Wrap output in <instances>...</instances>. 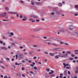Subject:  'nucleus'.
Segmentation results:
<instances>
[{"label": "nucleus", "mask_w": 78, "mask_h": 78, "mask_svg": "<svg viewBox=\"0 0 78 78\" xmlns=\"http://www.w3.org/2000/svg\"><path fill=\"white\" fill-rule=\"evenodd\" d=\"M6 12L1 13L0 14V16L2 17H4L6 16Z\"/></svg>", "instance_id": "f257e3e1"}, {"label": "nucleus", "mask_w": 78, "mask_h": 78, "mask_svg": "<svg viewBox=\"0 0 78 78\" xmlns=\"http://www.w3.org/2000/svg\"><path fill=\"white\" fill-rule=\"evenodd\" d=\"M68 54H67V53H66L65 55L63 54V58H67V57H68Z\"/></svg>", "instance_id": "f03ea898"}, {"label": "nucleus", "mask_w": 78, "mask_h": 78, "mask_svg": "<svg viewBox=\"0 0 78 78\" xmlns=\"http://www.w3.org/2000/svg\"><path fill=\"white\" fill-rule=\"evenodd\" d=\"M58 54H59L58 55V56L59 57H61V58H63V54L59 52Z\"/></svg>", "instance_id": "7ed1b4c3"}, {"label": "nucleus", "mask_w": 78, "mask_h": 78, "mask_svg": "<svg viewBox=\"0 0 78 78\" xmlns=\"http://www.w3.org/2000/svg\"><path fill=\"white\" fill-rule=\"evenodd\" d=\"M63 66H64V68H66V66H69V64H65V63H63Z\"/></svg>", "instance_id": "20e7f679"}, {"label": "nucleus", "mask_w": 78, "mask_h": 78, "mask_svg": "<svg viewBox=\"0 0 78 78\" xmlns=\"http://www.w3.org/2000/svg\"><path fill=\"white\" fill-rule=\"evenodd\" d=\"M31 17H33V18H34L35 19H37L38 17L37 16H35L34 15H32L30 16Z\"/></svg>", "instance_id": "39448f33"}, {"label": "nucleus", "mask_w": 78, "mask_h": 78, "mask_svg": "<svg viewBox=\"0 0 78 78\" xmlns=\"http://www.w3.org/2000/svg\"><path fill=\"white\" fill-rule=\"evenodd\" d=\"M56 14H57L58 15H60V14H62V13L61 12H59L58 11H56Z\"/></svg>", "instance_id": "423d86ee"}, {"label": "nucleus", "mask_w": 78, "mask_h": 78, "mask_svg": "<svg viewBox=\"0 0 78 78\" xmlns=\"http://www.w3.org/2000/svg\"><path fill=\"white\" fill-rule=\"evenodd\" d=\"M1 49H2V50H7V48L5 47H1Z\"/></svg>", "instance_id": "0eeeda50"}, {"label": "nucleus", "mask_w": 78, "mask_h": 78, "mask_svg": "<svg viewBox=\"0 0 78 78\" xmlns=\"http://www.w3.org/2000/svg\"><path fill=\"white\" fill-rule=\"evenodd\" d=\"M49 55L51 56H55V54L53 53H49Z\"/></svg>", "instance_id": "6e6552de"}, {"label": "nucleus", "mask_w": 78, "mask_h": 78, "mask_svg": "<svg viewBox=\"0 0 78 78\" xmlns=\"http://www.w3.org/2000/svg\"><path fill=\"white\" fill-rule=\"evenodd\" d=\"M54 50H56V51H60L61 49L60 48H57L54 49Z\"/></svg>", "instance_id": "1a4fd4ad"}, {"label": "nucleus", "mask_w": 78, "mask_h": 78, "mask_svg": "<svg viewBox=\"0 0 78 78\" xmlns=\"http://www.w3.org/2000/svg\"><path fill=\"white\" fill-rule=\"evenodd\" d=\"M64 76H67V70H65L63 73Z\"/></svg>", "instance_id": "9d476101"}, {"label": "nucleus", "mask_w": 78, "mask_h": 78, "mask_svg": "<svg viewBox=\"0 0 78 78\" xmlns=\"http://www.w3.org/2000/svg\"><path fill=\"white\" fill-rule=\"evenodd\" d=\"M16 75H17V76H19L20 77L21 76V74L19 73H16Z\"/></svg>", "instance_id": "9b49d317"}, {"label": "nucleus", "mask_w": 78, "mask_h": 78, "mask_svg": "<svg viewBox=\"0 0 78 78\" xmlns=\"http://www.w3.org/2000/svg\"><path fill=\"white\" fill-rule=\"evenodd\" d=\"M9 14H16V12H8Z\"/></svg>", "instance_id": "f8f14e48"}, {"label": "nucleus", "mask_w": 78, "mask_h": 78, "mask_svg": "<svg viewBox=\"0 0 78 78\" xmlns=\"http://www.w3.org/2000/svg\"><path fill=\"white\" fill-rule=\"evenodd\" d=\"M10 35H9V37H11V36H12L14 35V33H12V32H11V33H10Z\"/></svg>", "instance_id": "ddd939ff"}, {"label": "nucleus", "mask_w": 78, "mask_h": 78, "mask_svg": "<svg viewBox=\"0 0 78 78\" xmlns=\"http://www.w3.org/2000/svg\"><path fill=\"white\" fill-rule=\"evenodd\" d=\"M48 41H44V44H48V43H49V42H48Z\"/></svg>", "instance_id": "4468645a"}, {"label": "nucleus", "mask_w": 78, "mask_h": 78, "mask_svg": "<svg viewBox=\"0 0 78 78\" xmlns=\"http://www.w3.org/2000/svg\"><path fill=\"white\" fill-rule=\"evenodd\" d=\"M52 45H53L54 46V47H58V45L55 44V43H52L51 44Z\"/></svg>", "instance_id": "2eb2a0df"}, {"label": "nucleus", "mask_w": 78, "mask_h": 78, "mask_svg": "<svg viewBox=\"0 0 78 78\" xmlns=\"http://www.w3.org/2000/svg\"><path fill=\"white\" fill-rule=\"evenodd\" d=\"M68 59L69 60H70V61H72L73 60V59H74V58L72 57H70L68 58Z\"/></svg>", "instance_id": "dca6fc26"}, {"label": "nucleus", "mask_w": 78, "mask_h": 78, "mask_svg": "<svg viewBox=\"0 0 78 78\" xmlns=\"http://www.w3.org/2000/svg\"><path fill=\"white\" fill-rule=\"evenodd\" d=\"M59 57V55H56L55 56V59H58Z\"/></svg>", "instance_id": "f3484780"}, {"label": "nucleus", "mask_w": 78, "mask_h": 78, "mask_svg": "<svg viewBox=\"0 0 78 78\" xmlns=\"http://www.w3.org/2000/svg\"><path fill=\"white\" fill-rule=\"evenodd\" d=\"M60 32H62V33H65V30L63 29H61L60 30Z\"/></svg>", "instance_id": "a211bd4d"}, {"label": "nucleus", "mask_w": 78, "mask_h": 78, "mask_svg": "<svg viewBox=\"0 0 78 78\" xmlns=\"http://www.w3.org/2000/svg\"><path fill=\"white\" fill-rule=\"evenodd\" d=\"M72 27H73V26H70L69 27V29L70 30H72V29H73V28H72Z\"/></svg>", "instance_id": "6ab92c4d"}, {"label": "nucleus", "mask_w": 78, "mask_h": 78, "mask_svg": "<svg viewBox=\"0 0 78 78\" xmlns=\"http://www.w3.org/2000/svg\"><path fill=\"white\" fill-rule=\"evenodd\" d=\"M19 56L20 58H23V55H20Z\"/></svg>", "instance_id": "aec40b11"}, {"label": "nucleus", "mask_w": 78, "mask_h": 78, "mask_svg": "<svg viewBox=\"0 0 78 78\" xmlns=\"http://www.w3.org/2000/svg\"><path fill=\"white\" fill-rule=\"evenodd\" d=\"M5 9L6 10V11H8V10H9V8H8V7H5Z\"/></svg>", "instance_id": "412c9836"}, {"label": "nucleus", "mask_w": 78, "mask_h": 78, "mask_svg": "<svg viewBox=\"0 0 78 78\" xmlns=\"http://www.w3.org/2000/svg\"><path fill=\"white\" fill-rule=\"evenodd\" d=\"M75 73L76 74H77V73H78V70H77L76 71H75Z\"/></svg>", "instance_id": "4be33fe9"}, {"label": "nucleus", "mask_w": 78, "mask_h": 78, "mask_svg": "<svg viewBox=\"0 0 78 78\" xmlns=\"http://www.w3.org/2000/svg\"><path fill=\"white\" fill-rule=\"evenodd\" d=\"M15 64L16 66H20V65L19 64V63H18L17 62H16Z\"/></svg>", "instance_id": "5701e85b"}, {"label": "nucleus", "mask_w": 78, "mask_h": 78, "mask_svg": "<svg viewBox=\"0 0 78 78\" xmlns=\"http://www.w3.org/2000/svg\"><path fill=\"white\" fill-rule=\"evenodd\" d=\"M58 5L60 6H62V3H58Z\"/></svg>", "instance_id": "b1692460"}, {"label": "nucleus", "mask_w": 78, "mask_h": 78, "mask_svg": "<svg viewBox=\"0 0 78 78\" xmlns=\"http://www.w3.org/2000/svg\"><path fill=\"white\" fill-rule=\"evenodd\" d=\"M2 37H3V39H6V37H5V36H2Z\"/></svg>", "instance_id": "393cba45"}, {"label": "nucleus", "mask_w": 78, "mask_h": 78, "mask_svg": "<svg viewBox=\"0 0 78 78\" xmlns=\"http://www.w3.org/2000/svg\"><path fill=\"white\" fill-rule=\"evenodd\" d=\"M66 68L67 69H71V67H66Z\"/></svg>", "instance_id": "a878e982"}, {"label": "nucleus", "mask_w": 78, "mask_h": 78, "mask_svg": "<svg viewBox=\"0 0 78 78\" xmlns=\"http://www.w3.org/2000/svg\"><path fill=\"white\" fill-rule=\"evenodd\" d=\"M21 70H25V68H24V67H22L21 68Z\"/></svg>", "instance_id": "bb28decb"}, {"label": "nucleus", "mask_w": 78, "mask_h": 78, "mask_svg": "<svg viewBox=\"0 0 78 78\" xmlns=\"http://www.w3.org/2000/svg\"><path fill=\"white\" fill-rule=\"evenodd\" d=\"M15 56H16V59H17V58H18V55H16Z\"/></svg>", "instance_id": "cd10ccee"}, {"label": "nucleus", "mask_w": 78, "mask_h": 78, "mask_svg": "<svg viewBox=\"0 0 78 78\" xmlns=\"http://www.w3.org/2000/svg\"><path fill=\"white\" fill-rule=\"evenodd\" d=\"M67 54H71V52H70V51H69L67 52Z\"/></svg>", "instance_id": "c85d7f7f"}, {"label": "nucleus", "mask_w": 78, "mask_h": 78, "mask_svg": "<svg viewBox=\"0 0 78 78\" xmlns=\"http://www.w3.org/2000/svg\"><path fill=\"white\" fill-rule=\"evenodd\" d=\"M37 51H38V52H41V50H40V49H38V50H37Z\"/></svg>", "instance_id": "c756f323"}, {"label": "nucleus", "mask_w": 78, "mask_h": 78, "mask_svg": "<svg viewBox=\"0 0 78 78\" xmlns=\"http://www.w3.org/2000/svg\"><path fill=\"white\" fill-rule=\"evenodd\" d=\"M71 56L72 57H74V56H75V55H73V54H71Z\"/></svg>", "instance_id": "7c9ffc66"}, {"label": "nucleus", "mask_w": 78, "mask_h": 78, "mask_svg": "<svg viewBox=\"0 0 78 78\" xmlns=\"http://www.w3.org/2000/svg\"><path fill=\"white\" fill-rule=\"evenodd\" d=\"M44 53H45V54H46V55H47V54H48V52H44Z\"/></svg>", "instance_id": "2f4dec72"}, {"label": "nucleus", "mask_w": 78, "mask_h": 78, "mask_svg": "<svg viewBox=\"0 0 78 78\" xmlns=\"http://www.w3.org/2000/svg\"><path fill=\"white\" fill-rule=\"evenodd\" d=\"M20 18H22L23 17V16H22V15H20Z\"/></svg>", "instance_id": "473e14b6"}, {"label": "nucleus", "mask_w": 78, "mask_h": 78, "mask_svg": "<svg viewBox=\"0 0 78 78\" xmlns=\"http://www.w3.org/2000/svg\"><path fill=\"white\" fill-rule=\"evenodd\" d=\"M22 62L23 63H25V60H23L22 61Z\"/></svg>", "instance_id": "72a5a7b5"}, {"label": "nucleus", "mask_w": 78, "mask_h": 78, "mask_svg": "<svg viewBox=\"0 0 78 78\" xmlns=\"http://www.w3.org/2000/svg\"><path fill=\"white\" fill-rule=\"evenodd\" d=\"M6 59L7 61H9V58H6Z\"/></svg>", "instance_id": "f704fd0d"}, {"label": "nucleus", "mask_w": 78, "mask_h": 78, "mask_svg": "<svg viewBox=\"0 0 78 78\" xmlns=\"http://www.w3.org/2000/svg\"><path fill=\"white\" fill-rule=\"evenodd\" d=\"M33 20V19H30L29 20V21H32V20Z\"/></svg>", "instance_id": "c9c22d12"}, {"label": "nucleus", "mask_w": 78, "mask_h": 78, "mask_svg": "<svg viewBox=\"0 0 78 78\" xmlns=\"http://www.w3.org/2000/svg\"><path fill=\"white\" fill-rule=\"evenodd\" d=\"M68 75H70V72L69 71H68Z\"/></svg>", "instance_id": "e433bc0d"}, {"label": "nucleus", "mask_w": 78, "mask_h": 78, "mask_svg": "<svg viewBox=\"0 0 78 78\" xmlns=\"http://www.w3.org/2000/svg\"><path fill=\"white\" fill-rule=\"evenodd\" d=\"M75 7L76 8H78V5H75Z\"/></svg>", "instance_id": "4c0bfd02"}, {"label": "nucleus", "mask_w": 78, "mask_h": 78, "mask_svg": "<svg viewBox=\"0 0 78 78\" xmlns=\"http://www.w3.org/2000/svg\"><path fill=\"white\" fill-rule=\"evenodd\" d=\"M34 47H37V46L36 45H34L33 46Z\"/></svg>", "instance_id": "58836bf2"}, {"label": "nucleus", "mask_w": 78, "mask_h": 78, "mask_svg": "<svg viewBox=\"0 0 78 78\" xmlns=\"http://www.w3.org/2000/svg\"><path fill=\"white\" fill-rule=\"evenodd\" d=\"M31 4L32 5H34V3L33 2H31Z\"/></svg>", "instance_id": "ea45409f"}, {"label": "nucleus", "mask_w": 78, "mask_h": 78, "mask_svg": "<svg viewBox=\"0 0 78 78\" xmlns=\"http://www.w3.org/2000/svg\"><path fill=\"white\" fill-rule=\"evenodd\" d=\"M51 15H55V13H53V12H52L51 13Z\"/></svg>", "instance_id": "a19ab883"}, {"label": "nucleus", "mask_w": 78, "mask_h": 78, "mask_svg": "<svg viewBox=\"0 0 78 78\" xmlns=\"http://www.w3.org/2000/svg\"><path fill=\"white\" fill-rule=\"evenodd\" d=\"M20 2L22 3H24V2L22 0L20 1Z\"/></svg>", "instance_id": "79ce46f5"}, {"label": "nucleus", "mask_w": 78, "mask_h": 78, "mask_svg": "<svg viewBox=\"0 0 78 78\" xmlns=\"http://www.w3.org/2000/svg\"><path fill=\"white\" fill-rule=\"evenodd\" d=\"M73 62L74 63H75V62H76V60H74L73 61Z\"/></svg>", "instance_id": "37998d69"}, {"label": "nucleus", "mask_w": 78, "mask_h": 78, "mask_svg": "<svg viewBox=\"0 0 78 78\" xmlns=\"http://www.w3.org/2000/svg\"><path fill=\"white\" fill-rule=\"evenodd\" d=\"M74 58L75 59H77L78 58V57L77 56H76Z\"/></svg>", "instance_id": "c03bdc74"}, {"label": "nucleus", "mask_w": 78, "mask_h": 78, "mask_svg": "<svg viewBox=\"0 0 78 78\" xmlns=\"http://www.w3.org/2000/svg\"><path fill=\"white\" fill-rule=\"evenodd\" d=\"M34 69L35 70H36V69H37V67H34Z\"/></svg>", "instance_id": "a18cd8bd"}, {"label": "nucleus", "mask_w": 78, "mask_h": 78, "mask_svg": "<svg viewBox=\"0 0 78 78\" xmlns=\"http://www.w3.org/2000/svg\"><path fill=\"white\" fill-rule=\"evenodd\" d=\"M36 31H39V29H37L36 30Z\"/></svg>", "instance_id": "49530a36"}, {"label": "nucleus", "mask_w": 78, "mask_h": 78, "mask_svg": "<svg viewBox=\"0 0 78 78\" xmlns=\"http://www.w3.org/2000/svg\"><path fill=\"white\" fill-rule=\"evenodd\" d=\"M43 38H44V39H47V37H44Z\"/></svg>", "instance_id": "de8ad7c7"}, {"label": "nucleus", "mask_w": 78, "mask_h": 78, "mask_svg": "<svg viewBox=\"0 0 78 78\" xmlns=\"http://www.w3.org/2000/svg\"><path fill=\"white\" fill-rule=\"evenodd\" d=\"M46 70L47 72H49V71H50V69H47Z\"/></svg>", "instance_id": "09e8293b"}, {"label": "nucleus", "mask_w": 78, "mask_h": 78, "mask_svg": "<svg viewBox=\"0 0 78 78\" xmlns=\"http://www.w3.org/2000/svg\"><path fill=\"white\" fill-rule=\"evenodd\" d=\"M36 58H37V57H34V59H36Z\"/></svg>", "instance_id": "8fccbe9b"}, {"label": "nucleus", "mask_w": 78, "mask_h": 78, "mask_svg": "<svg viewBox=\"0 0 78 78\" xmlns=\"http://www.w3.org/2000/svg\"><path fill=\"white\" fill-rule=\"evenodd\" d=\"M55 76V74H52L51 75V76Z\"/></svg>", "instance_id": "3c124183"}, {"label": "nucleus", "mask_w": 78, "mask_h": 78, "mask_svg": "<svg viewBox=\"0 0 78 78\" xmlns=\"http://www.w3.org/2000/svg\"><path fill=\"white\" fill-rule=\"evenodd\" d=\"M32 22H35V20H33V19L32 20Z\"/></svg>", "instance_id": "603ef678"}, {"label": "nucleus", "mask_w": 78, "mask_h": 78, "mask_svg": "<svg viewBox=\"0 0 78 78\" xmlns=\"http://www.w3.org/2000/svg\"><path fill=\"white\" fill-rule=\"evenodd\" d=\"M28 62H30V63H31L32 62H31V61L30 60L28 61Z\"/></svg>", "instance_id": "864d4df0"}, {"label": "nucleus", "mask_w": 78, "mask_h": 78, "mask_svg": "<svg viewBox=\"0 0 78 78\" xmlns=\"http://www.w3.org/2000/svg\"><path fill=\"white\" fill-rule=\"evenodd\" d=\"M8 77V76H4V78H7Z\"/></svg>", "instance_id": "5fc2aeb1"}, {"label": "nucleus", "mask_w": 78, "mask_h": 78, "mask_svg": "<svg viewBox=\"0 0 78 78\" xmlns=\"http://www.w3.org/2000/svg\"><path fill=\"white\" fill-rule=\"evenodd\" d=\"M30 73H31L32 74H33V72L32 71H30Z\"/></svg>", "instance_id": "6e6d98bb"}, {"label": "nucleus", "mask_w": 78, "mask_h": 78, "mask_svg": "<svg viewBox=\"0 0 78 78\" xmlns=\"http://www.w3.org/2000/svg\"><path fill=\"white\" fill-rule=\"evenodd\" d=\"M22 76H23V77H25V75H23V74H22Z\"/></svg>", "instance_id": "4d7b16f0"}, {"label": "nucleus", "mask_w": 78, "mask_h": 78, "mask_svg": "<svg viewBox=\"0 0 78 78\" xmlns=\"http://www.w3.org/2000/svg\"><path fill=\"white\" fill-rule=\"evenodd\" d=\"M41 20H42V21H44V18H42V19H41Z\"/></svg>", "instance_id": "13d9d810"}, {"label": "nucleus", "mask_w": 78, "mask_h": 78, "mask_svg": "<svg viewBox=\"0 0 78 78\" xmlns=\"http://www.w3.org/2000/svg\"><path fill=\"white\" fill-rule=\"evenodd\" d=\"M20 48L22 49V48H23L22 46H20Z\"/></svg>", "instance_id": "bf43d9fd"}, {"label": "nucleus", "mask_w": 78, "mask_h": 78, "mask_svg": "<svg viewBox=\"0 0 78 78\" xmlns=\"http://www.w3.org/2000/svg\"><path fill=\"white\" fill-rule=\"evenodd\" d=\"M74 51H76L77 52H78V50H74Z\"/></svg>", "instance_id": "052dcab7"}, {"label": "nucleus", "mask_w": 78, "mask_h": 78, "mask_svg": "<svg viewBox=\"0 0 78 78\" xmlns=\"http://www.w3.org/2000/svg\"><path fill=\"white\" fill-rule=\"evenodd\" d=\"M30 66H31L32 67H34V65H33V64H31V65H30Z\"/></svg>", "instance_id": "680f3d73"}, {"label": "nucleus", "mask_w": 78, "mask_h": 78, "mask_svg": "<svg viewBox=\"0 0 78 78\" xmlns=\"http://www.w3.org/2000/svg\"><path fill=\"white\" fill-rule=\"evenodd\" d=\"M0 44H3V41H0Z\"/></svg>", "instance_id": "e2e57ef3"}, {"label": "nucleus", "mask_w": 78, "mask_h": 78, "mask_svg": "<svg viewBox=\"0 0 78 78\" xmlns=\"http://www.w3.org/2000/svg\"><path fill=\"white\" fill-rule=\"evenodd\" d=\"M77 34V33H74V35H76V34Z\"/></svg>", "instance_id": "0e129e2a"}, {"label": "nucleus", "mask_w": 78, "mask_h": 78, "mask_svg": "<svg viewBox=\"0 0 78 78\" xmlns=\"http://www.w3.org/2000/svg\"><path fill=\"white\" fill-rule=\"evenodd\" d=\"M65 53H66V52H65V51H63L62 52V53H63V54Z\"/></svg>", "instance_id": "69168bd1"}, {"label": "nucleus", "mask_w": 78, "mask_h": 78, "mask_svg": "<svg viewBox=\"0 0 78 78\" xmlns=\"http://www.w3.org/2000/svg\"><path fill=\"white\" fill-rule=\"evenodd\" d=\"M5 19H8V17H6L5 18Z\"/></svg>", "instance_id": "338daca9"}, {"label": "nucleus", "mask_w": 78, "mask_h": 78, "mask_svg": "<svg viewBox=\"0 0 78 78\" xmlns=\"http://www.w3.org/2000/svg\"><path fill=\"white\" fill-rule=\"evenodd\" d=\"M59 77L60 78H63L62 76H59Z\"/></svg>", "instance_id": "774afa93"}]
</instances>
